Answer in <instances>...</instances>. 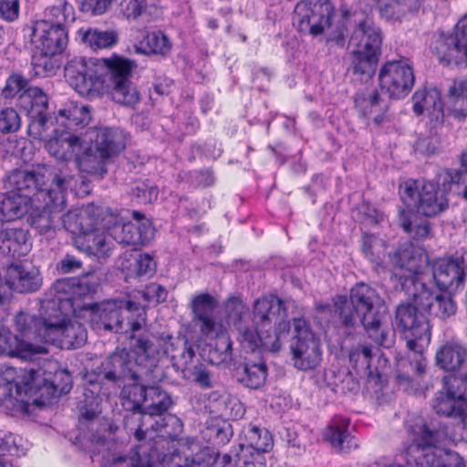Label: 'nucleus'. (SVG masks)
Here are the masks:
<instances>
[{
	"mask_svg": "<svg viewBox=\"0 0 467 467\" xmlns=\"http://www.w3.org/2000/svg\"><path fill=\"white\" fill-rule=\"evenodd\" d=\"M389 259L395 269L409 275L400 277L401 289L409 301L400 304L395 312L397 327L406 340L407 348L419 355L415 362L402 360L398 364L396 383L405 391L411 389L413 375L425 373L426 360L422 354L431 338V327L428 316L433 314L441 319L453 316L457 305L448 291L434 296V291L423 280L424 269L430 265V256L423 246L405 242L399 244Z\"/></svg>",
	"mask_w": 467,
	"mask_h": 467,
	"instance_id": "f257e3e1",
	"label": "nucleus"
},
{
	"mask_svg": "<svg viewBox=\"0 0 467 467\" xmlns=\"http://www.w3.org/2000/svg\"><path fill=\"white\" fill-rule=\"evenodd\" d=\"M334 313L340 326L350 335L358 321L368 337L379 346L390 348L394 332L387 325L388 307L370 285L360 282L351 287L349 295H336L332 298Z\"/></svg>",
	"mask_w": 467,
	"mask_h": 467,
	"instance_id": "f03ea898",
	"label": "nucleus"
},
{
	"mask_svg": "<svg viewBox=\"0 0 467 467\" xmlns=\"http://www.w3.org/2000/svg\"><path fill=\"white\" fill-rule=\"evenodd\" d=\"M130 349L116 348L87 379L95 383V392L117 393L126 380L148 378L158 363V352L146 337H130Z\"/></svg>",
	"mask_w": 467,
	"mask_h": 467,
	"instance_id": "7ed1b4c3",
	"label": "nucleus"
},
{
	"mask_svg": "<svg viewBox=\"0 0 467 467\" xmlns=\"http://www.w3.org/2000/svg\"><path fill=\"white\" fill-rule=\"evenodd\" d=\"M136 67L134 60L117 54L99 59V98L107 93L115 103L134 109L140 100V93L132 81V71Z\"/></svg>",
	"mask_w": 467,
	"mask_h": 467,
	"instance_id": "20e7f679",
	"label": "nucleus"
},
{
	"mask_svg": "<svg viewBox=\"0 0 467 467\" xmlns=\"http://www.w3.org/2000/svg\"><path fill=\"white\" fill-rule=\"evenodd\" d=\"M355 23L350 41L358 42L350 52L352 72L370 79L376 73L382 53L383 33L374 22L371 8L360 10Z\"/></svg>",
	"mask_w": 467,
	"mask_h": 467,
	"instance_id": "39448f33",
	"label": "nucleus"
},
{
	"mask_svg": "<svg viewBox=\"0 0 467 467\" xmlns=\"http://www.w3.org/2000/svg\"><path fill=\"white\" fill-rule=\"evenodd\" d=\"M150 428L156 432V438H150V441L144 442L147 448L148 467H155L161 464L163 467H189L190 457L181 453L174 447V442L182 431L181 420L171 414L165 415L161 420L150 423Z\"/></svg>",
	"mask_w": 467,
	"mask_h": 467,
	"instance_id": "423d86ee",
	"label": "nucleus"
},
{
	"mask_svg": "<svg viewBox=\"0 0 467 467\" xmlns=\"http://www.w3.org/2000/svg\"><path fill=\"white\" fill-rule=\"evenodd\" d=\"M93 320L105 330L121 332L126 320L127 329L136 332L146 324V308L131 300H110L101 305L94 304Z\"/></svg>",
	"mask_w": 467,
	"mask_h": 467,
	"instance_id": "0eeeda50",
	"label": "nucleus"
},
{
	"mask_svg": "<svg viewBox=\"0 0 467 467\" xmlns=\"http://www.w3.org/2000/svg\"><path fill=\"white\" fill-rule=\"evenodd\" d=\"M123 213H129V210H113L106 213L102 219L105 228L111 231L110 235L115 241L133 247L149 244L155 236V227L150 219L139 211H132V218L135 223L126 221Z\"/></svg>",
	"mask_w": 467,
	"mask_h": 467,
	"instance_id": "6e6552de",
	"label": "nucleus"
},
{
	"mask_svg": "<svg viewBox=\"0 0 467 467\" xmlns=\"http://www.w3.org/2000/svg\"><path fill=\"white\" fill-rule=\"evenodd\" d=\"M431 52L445 67L467 65V15L452 30L435 36L430 44Z\"/></svg>",
	"mask_w": 467,
	"mask_h": 467,
	"instance_id": "1a4fd4ad",
	"label": "nucleus"
},
{
	"mask_svg": "<svg viewBox=\"0 0 467 467\" xmlns=\"http://www.w3.org/2000/svg\"><path fill=\"white\" fill-rule=\"evenodd\" d=\"M432 409L441 416L467 420V376L449 374L443 378V388L432 400Z\"/></svg>",
	"mask_w": 467,
	"mask_h": 467,
	"instance_id": "9d476101",
	"label": "nucleus"
},
{
	"mask_svg": "<svg viewBox=\"0 0 467 467\" xmlns=\"http://www.w3.org/2000/svg\"><path fill=\"white\" fill-rule=\"evenodd\" d=\"M295 336L290 349L294 366L300 370L315 369L322 360L320 340L315 336L309 323L303 317L293 318Z\"/></svg>",
	"mask_w": 467,
	"mask_h": 467,
	"instance_id": "9b49d317",
	"label": "nucleus"
},
{
	"mask_svg": "<svg viewBox=\"0 0 467 467\" xmlns=\"http://www.w3.org/2000/svg\"><path fill=\"white\" fill-rule=\"evenodd\" d=\"M379 86L391 100L405 99L415 85L413 67L405 59L386 61L379 72Z\"/></svg>",
	"mask_w": 467,
	"mask_h": 467,
	"instance_id": "f8f14e48",
	"label": "nucleus"
},
{
	"mask_svg": "<svg viewBox=\"0 0 467 467\" xmlns=\"http://www.w3.org/2000/svg\"><path fill=\"white\" fill-rule=\"evenodd\" d=\"M334 14L330 0H302L296 5L293 21L300 33L317 36L330 26Z\"/></svg>",
	"mask_w": 467,
	"mask_h": 467,
	"instance_id": "ddd939ff",
	"label": "nucleus"
},
{
	"mask_svg": "<svg viewBox=\"0 0 467 467\" xmlns=\"http://www.w3.org/2000/svg\"><path fill=\"white\" fill-rule=\"evenodd\" d=\"M132 380L130 384L124 385L120 391V401L125 410L132 412H140L138 417L125 416L123 423L124 428L130 435H133L136 441H144L146 434L149 431L148 427L144 428L142 414L145 409V403L149 402L150 389L141 383L144 379Z\"/></svg>",
	"mask_w": 467,
	"mask_h": 467,
	"instance_id": "4468645a",
	"label": "nucleus"
},
{
	"mask_svg": "<svg viewBox=\"0 0 467 467\" xmlns=\"http://www.w3.org/2000/svg\"><path fill=\"white\" fill-rule=\"evenodd\" d=\"M39 370L33 368L17 370L8 365L0 366V404L22 401L23 398L33 394L37 387Z\"/></svg>",
	"mask_w": 467,
	"mask_h": 467,
	"instance_id": "2eb2a0df",
	"label": "nucleus"
},
{
	"mask_svg": "<svg viewBox=\"0 0 467 467\" xmlns=\"http://www.w3.org/2000/svg\"><path fill=\"white\" fill-rule=\"evenodd\" d=\"M99 59L75 57L64 67V76L67 83L81 96L88 99L99 98Z\"/></svg>",
	"mask_w": 467,
	"mask_h": 467,
	"instance_id": "dca6fc26",
	"label": "nucleus"
},
{
	"mask_svg": "<svg viewBox=\"0 0 467 467\" xmlns=\"http://www.w3.org/2000/svg\"><path fill=\"white\" fill-rule=\"evenodd\" d=\"M44 175L35 171L15 170L7 177L10 190L1 195L12 204H33L42 202L48 192L41 190V182Z\"/></svg>",
	"mask_w": 467,
	"mask_h": 467,
	"instance_id": "f3484780",
	"label": "nucleus"
},
{
	"mask_svg": "<svg viewBox=\"0 0 467 467\" xmlns=\"http://www.w3.org/2000/svg\"><path fill=\"white\" fill-rule=\"evenodd\" d=\"M431 267L432 278L440 291L456 294L463 289L466 265L462 255L435 258Z\"/></svg>",
	"mask_w": 467,
	"mask_h": 467,
	"instance_id": "a211bd4d",
	"label": "nucleus"
},
{
	"mask_svg": "<svg viewBox=\"0 0 467 467\" xmlns=\"http://www.w3.org/2000/svg\"><path fill=\"white\" fill-rule=\"evenodd\" d=\"M52 322L49 344L61 348L74 349L83 346L88 339V332L84 325L77 320L66 322L62 312L52 303Z\"/></svg>",
	"mask_w": 467,
	"mask_h": 467,
	"instance_id": "6ab92c4d",
	"label": "nucleus"
},
{
	"mask_svg": "<svg viewBox=\"0 0 467 467\" xmlns=\"http://www.w3.org/2000/svg\"><path fill=\"white\" fill-rule=\"evenodd\" d=\"M448 206H405L400 211V223L402 229L415 240L431 236L429 218L443 213Z\"/></svg>",
	"mask_w": 467,
	"mask_h": 467,
	"instance_id": "aec40b11",
	"label": "nucleus"
},
{
	"mask_svg": "<svg viewBox=\"0 0 467 467\" xmlns=\"http://www.w3.org/2000/svg\"><path fill=\"white\" fill-rule=\"evenodd\" d=\"M110 211L109 206H74L62 214V223L67 231L77 236L97 226L105 228L102 219Z\"/></svg>",
	"mask_w": 467,
	"mask_h": 467,
	"instance_id": "412c9836",
	"label": "nucleus"
},
{
	"mask_svg": "<svg viewBox=\"0 0 467 467\" xmlns=\"http://www.w3.org/2000/svg\"><path fill=\"white\" fill-rule=\"evenodd\" d=\"M126 132L119 127H93L85 134V144L102 154V158L118 156L126 148Z\"/></svg>",
	"mask_w": 467,
	"mask_h": 467,
	"instance_id": "4be33fe9",
	"label": "nucleus"
},
{
	"mask_svg": "<svg viewBox=\"0 0 467 467\" xmlns=\"http://www.w3.org/2000/svg\"><path fill=\"white\" fill-rule=\"evenodd\" d=\"M412 109L417 116L422 115L425 111L427 112V125L431 130H439L443 127L446 101H442L441 93L437 88L428 89L424 88L416 90L412 96Z\"/></svg>",
	"mask_w": 467,
	"mask_h": 467,
	"instance_id": "5701e85b",
	"label": "nucleus"
},
{
	"mask_svg": "<svg viewBox=\"0 0 467 467\" xmlns=\"http://www.w3.org/2000/svg\"><path fill=\"white\" fill-rule=\"evenodd\" d=\"M30 42L35 49L48 55H60L68 43V29L35 23L31 27Z\"/></svg>",
	"mask_w": 467,
	"mask_h": 467,
	"instance_id": "b1692460",
	"label": "nucleus"
},
{
	"mask_svg": "<svg viewBox=\"0 0 467 467\" xmlns=\"http://www.w3.org/2000/svg\"><path fill=\"white\" fill-rule=\"evenodd\" d=\"M5 285L18 293H33L40 289L43 278L37 267L26 261L15 262L5 269Z\"/></svg>",
	"mask_w": 467,
	"mask_h": 467,
	"instance_id": "393cba45",
	"label": "nucleus"
},
{
	"mask_svg": "<svg viewBox=\"0 0 467 467\" xmlns=\"http://www.w3.org/2000/svg\"><path fill=\"white\" fill-rule=\"evenodd\" d=\"M110 234L111 231L102 226H97L84 234L75 236L74 244L78 250L88 256H94L98 260H106L111 255L114 249V242Z\"/></svg>",
	"mask_w": 467,
	"mask_h": 467,
	"instance_id": "a878e982",
	"label": "nucleus"
},
{
	"mask_svg": "<svg viewBox=\"0 0 467 467\" xmlns=\"http://www.w3.org/2000/svg\"><path fill=\"white\" fill-rule=\"evenodd\" d=\"M44 141L47 152L62 161L76 160L85 144V139L82 140L79 136L65 129H54L52 135Z\"/></svg>",
	"mask_w": 467,
	"mask_h": 467,
	"instance_id": "bb28decb",
	"label": "nucleus"
},
{
	"mask_svg": "<svg viewBox=\"0 0 467 467\" xmlns=\"http://www.w3.org/2000/svg\"><path fill=\"white\" fill-rule=\"evenodd\" d=\"M52 313L36 316L27 311H19L14 317V328L24 338L47 343L50 339Z\"/></svg>",
	"mask_w": 467,
	"mask_h": 467,
	"instance_id": "cd10ccee",
	"label": "nucleus"
},
{
	"mask_svg": "<svg viewBox=\"0 0 467 467\" xmlns=\"http://www.w3.org/2000/svg\"><path fill=\"white\" fill-rule=\"evenodd\" d=\"M286 306L283 299L274 294L263 295L253 306V323L254 327H265L275 321L286 319Z\"/></svg>",
	"mask_w": 467,
	"mask_h": 467,
	"instance_id": "c85d7f7f",
	"label": "nucleus"
},
{
	"mask_svg": "<svg viewBox=\"0 0 467 467\" xmlns=\"http://www.w3.org/2000/svg\"><path fill=\"white\" fill-rule=\"evenodd\" d=\"M234 374L241 384L257 389L265 385L268 368L263 355L244 356L235 365Z\"/></svg>",
	"mask_w": 467,
	"mask_h": 467,
	"instance_id": "c756f323",
	"label": "nucleus"
},
{
	"mask_svg": "<svg viewBox=\"0 0 467 467\" xmlns=\"http://www.w3.org/2000/svg\"><path fill=\"white\" fill-rule=\"evenodd\" d=\"M350 420L342 415H335L324 429L323 437L341 453H348L358 447V440L348 431Z\"/></svg>",
	"mask_w": 467,
	"mask_h": 467,
	"instance_id": "7c9ffc66",
	"label": "nucleus"
},
{
	"mask_svg": "<svg viewBox=\"0 0 467 467\" xmlns=\"http://www.w3.org/2000/svg\"><path fill=\"white\" fill-rule=\"evenodd\" d=\"M59 206H22L20 219L26 215L27 223L40 235L46 234L55 229L58 219L62 220V209Z\"/></svg>",
	"mask_w": 467,
	"mask_h": 467,
	"instance_id": "2f4dec72",
	"label": "nucleus"
},
{
	"mask_svg": "<svg viewBox=\"0 0 467 467\" xmlns=\"http://www.w3.org/2000/svg\"><path fill=\"white\" fill-rule=\"evenodd\" d=\"M77 39L94 51L111 48L119 42V31L109 27H81L77 32Z\"/></svg>",
	"mask_w": 467,
	"mask_h": 467,
	"instance_id": "473e14b6",
	"label": "nucleus"
},
{
	"mask_svg": "<svg viewBox=\"0 0 467 467\" xmlns=\"http://www.w3.org/2000/svg\"><path fill=\"white\" fill-rule=\"evenodd\" d=\"M0 249L12 257L26 256L32 249L31 236L23 228H5L0 231Z\"/></svg>",
	"mask_w": 467,
	"mask_h": 467,
	"instance_id": "72a5a7b5",
	"label": "nucleus"
},
{
	"mask_svg": "<svg viewBox=\"0 0 467 467\" xmlns=\"http://www.w3.org/2000/svg\"><path fill=\"white\" fill-rule=\"evenodd\" d=\"M412 443L406 450L408 457H421L422 454L435 453L431 449L435 448L441 441L439 430L431 429L428 423L412 428Z\"/></svg>",
	"mask_w": 467,
	"mask_h": 467,
	"instance_id": "f704fd0d",
	"label": "nucleus"
},
{
	"mask_svg": "<svg viewBox=\"0 0 467 467\" xmlns=\"http://www.w3.org/2000/svg\"><path fill=\"white\" fill-rule=\"evenodd\" d=\"M133 48L136 54L166 58L172 49V43L164 32L157 30L145 32Z\"/></svg>",
	"mask_w": 467,
	"mask_h": 467,
	"instance_id": "c9c22d12",
	"label": "nucleus"
},
{
	"mask_svg": "<svg viewBox=\"0 0 467 467\" xmlns=\"http://www.w3.org/2000/svg\"><path fill=\"white\" fill-rule=\"evenodd\" d=\"M46 374L43 373L42 376ZM41 374L36 379L37 387L33 389V394L40 392V397L45 396V391L48 397H58L62 394L68 393L72 389L71 374L66 369H56L52 378L44 377L40 379Z\"/></svg>",
	"mask_w": 467,
	"mask_h": 467,
	"instance_id": "e433bc0d",
	"label": "nucleus"
},
{
	"mask_svg": "<svg viewBox=\"0 0 467 467\" xmlns=\"http://www.w3.org/2000/svg\"><path fill=\"white\" fill-rule=\"evenodd\" d=\"M448 115L459 121L467 118V78L454 79L446 96Z\"/></svg>",
	"mask_w": 467,
	"mask_h": 467,
	"instance_id": "4c0bfd02",
	"label": "nucleus"
},
{
	"mask_svg": "<svg viewBox=\"0 0 467 467\" xmlns=\"http://www.w3.org/2000/svg\"><path fill=\"white\" fill-rule=\"evenodd\" d=\"M57 119H61V125L65 130L86 127L90 119V107L83 103L68 101L57 112Z\"/></svg>",
	"mask_w": 467,
	"mask_h": 467,
	"instance_id": "58836bf2",
	"label": "nucleus"
},
{
	"mask_svg": "<svg viewBox=\"0 0 467 467\" xmlns=\"http://www.w3.org/2000/svg\"><path fill=\"white\" fill-rule=\"evenodd\" d=\"M290 328V322L287 319L275 321V325L264 328L256 327L260 331V349L272 353L279 352L289 335Z\"/></svg>",
	"mask_w": 467,
	"mask_h": 467,
	"instance_id": "ea45409f",
	"label": "nucleus"
},
{
	"mask_svg": "<svg viewBox=\"0 0 467 467\" xmlns=\"http://www.w3.org/2000/svg\"><path fill=\"white\" fill-rule=\"evenodd\" d=\"M109 158H102L99 154L88 144H83V150L78 154L75 162L81 172L89 174L97 179H102L108 172L107 163Z\"/></svg>",
	"mask_w": 467,
	"mask_h": 467,
	"instance_id": "a19ab883",
	"label": "nucleus"
},
{
	"mask_svg": "<svg viewBox=\"0 0 467 467\" xmlns=\"http://www.w3.org/2000/svg\"><path fill=\"white\" fill-rule=\"evenodd\" d=\"M467 361V348L455 342H448L436 352L437 365L450 372L458 371Z\"/></svg>",
	"mask_w": 467,
	"mask_h": 467,
	"instance_id": "79ce46f5",
	"label": "nucleus"
},
{
	"mask_svg": "<svg viewBox=\"0 0 467 467\" xmlns=\"http://www.w3.org/2000/svg\"><path fill=\"white\" fill-rule=\"evenodd\" d=\"M95 383L86 379V386L84 389V399L78 404L79 412V420L91 421L99 417L101 413L102 397L109 398L111 394H106L104 391L95 392Z\"/></svg>",
	"mask_w": 467,
	"mask_h": 467,
	"instance_id": "37998d69",
	"label": "nucleus"
},
{
	"mask_svg": "<svg viewBox=\"0 0 467 467\" xmlns=\"http://www.w3.org/2000/svg\"><path fill=\"white\" fill-rule=\"evenodd\" d=\"M361 248L364 256L374 265L375 270L378 273L386 271L384 259L387 254L388 244L385 240L376 234H364L362 235Z\"/></svg>",
	"mask_w": 467,
	"mask_h": 467,
	"instance_id": "c03bdc74",
	"label": "nucleus"
},
{
	"mask_svg": "<svg viewBox=\"0 0 467 467\" xmlns=\"http://www.w3.org/2000/svg\"><path fill=\"white\" fill-rule=\"evenodd\" d=\"M182 358L183 359L184 368L182 373L184 378L192 379V380L200 386L202 389H207L213 387L211 374L206 367L202 363L198 362L193 367L192 370L187 368V364L192 360L195 357V351L192 345L185 340L182 344Z\"/></svg>",
	"mask_w": 467,
	"mask_h": 467,
	"instance_id": "a18cd8bd",
	"label": "nucleus"
},
{
	"mask_svg": "<svg viewBox=\"0 0 467 467\" xmlns=\"http://www.w3.org/2000/svg\"><path fill=\"white\" fill-rule=\"evenodd\" d=\"M98 283L88 275L83 277H76L74 282V290L71 292L70 305L72 311L75 313L78 309H93L94 304L91 302H84L87 298H91L98 290Z\"/></svg>",
	"mask_w": 467,
	"mask_h": 467,
	"instance_id": "49530a36",
	"label": "nucleus"
},
{
	"mask_svg": "<svg viewBox=\"0 0 467 467\" xmlns=\"http://www.w3.org/2000/svg\"><path fill=\"white\" fill-rule=\"evenodd\" d=\"M16 105L28 116L48 109L49 98L43 88L33 86L19 94Z\"/></svg>",
	"mask_w": 467,
	"mask_h": 467,
	"instance_id": "de8ad7c7",
	"label": "nucleus"
},
{
	"mask_svg": "<svg viewBox=\"0 0 467 467\" xmlns=\"http://www.w3.org/2000/svg\"><path fill=\"white\" fill-rule=\"evenodd\" d=\"M461 164L464 170L447 169L443 177V184L449 186L451 196H461L467 202V151L461 155Z\"/></svg>",
	"mask_w": 467,
	"mask_h": 467,
	"instance_id": "09e8293b",
	"label": "nucleus"
},
{
	"mask_svg": "<svg viewBox=\"0 0 467 467\" xmlns=\"http://www.w3.org/2000/svg\"><path fill=\"white\" fill-rule=\"evenodd\" d=\"M75 21L74 7L67 1H59L45 10V18L36 23H45L53 27L67 28Z\"/></svg>",
	"mask_w": 467,
	"mask_h": 467,
	"instance_id": "8fccbe9b",
	"label": "nucleus"
},
{
	"mask_svg": "<svg viewBox=\"0 0 467 467\" xmlns=\"http://www.w3.org/2000/svg\"><path fill=\"white\" fill-rule=\"evenodd\" d=\"M354 107L358 116L362 119H368L377 110L382 109L383 99L379 90L376 88L358 90L353 97Z\"/></svg>",
	"mask_w": 467,
	"mask_h": 467,
	"instance_id": "3c124183",
	"label": "nucleus"
},
{
	"mask_svg": "<svg viewBox=\"0 0 467 467\" xmlns=\"http://www.w3.org/2000/svg\"><path fill=\"white\" fill-rule=\"evenodd\" d=\"M121 269L126 272V279L151 277L156 272V263L148 254H140L133 259H127L121 264Z\"/></svg>",
	"mask_w": 467,
	"mask_h": 467,
	"instance_id": "603ef678",
	"label": "nucleus"
},
{
	"mask_svg": "<svg viewBox=\"0 0 467 467\" xmlns=\"http://www.w3.org/2000/svg\"><path fill=\"white\" fill-rule=\"evenodd\" d=\"M208 361L214 366L228 368L233 360V342L230 337L222 334L216 337L207 354Z\"/></svg>",
	"mask_w": 467,
	"mask_h": 467,
	"instance_id": "864d4df0",
	"label": "nucleus"
},
{
	"mask_svg": "<svg viewBox=\"0 0 467 467\" xmlns=\"http://www.w3.org/2000/svg\"><path fill=\"white\" fill-rule=\"evenodd\" d=\"M449 186L442 183L440 188L439 182L423 179L420 181V198L418 204H449L451 202Z\"/></svg>",
	"mask_w": 467,
	"mask_h": 467,
	"instance_id": "5fc2aeb1",
	"label": "nucleus"
},
{
	"mask_svg": "<svg viewBox=\"0 0 467 467\" xmlns=\"http://www.w3.org/2000/svg\"><path fill=\"white\" fill-rule=\"evenodd\" d=\"M232 455L225 453L222 457L213 448H201L190 457L189 467H226L231 465Z\"/></svg>",
	"mask_w": 467,
	"mask_h": 467,
	"instance_id": "6e6d98bb",
	"label": "nucleus"
},
{
	"mask_svg": "<svg viewBox=\"0 0 467 467\" xmlns=\"http://www.w3.org/2000/svg\"><path fill=\"white\" fill-rule=\"evenodd\" d=\"M232 455L233 467H266L265 456L252 447L238 444L229 453Z\"/></svg>",
	"mask_w": 467,
	"mask_h": 467,
	"instance_id": "4d7b16f0",
	"label": "nucleus"
},
{
	"mask_svg": "<svg viewBox=\"0 0 467 467\" xmlns=\"http://www.w3.org/2000/svg\"><path fill=\"white\" fill-rule=\"evenodd\" d=\"M27 133L35 140L44 141L49 137L48 131L54 122L49 109L28 115Z\"/></svg>",
	"mask_w": 467,
	"mask_h": 467,
	"instance_id": "13d9d810",
	"label": "nucleus"
},
{
	"mask_svg": "<svg viewBox=\"0 0 467 467\" xmlns=\"http://www.w3.org/2000/svg\"><path fill=\"white\" fill-rule=\"evenodd\" d=\"M244 437L247 441L244 447H252L256 451H261L264 455L274 447L273 436L265 428L250 424L244 429Z\"/></svg>",
	"mask_w": 467,
	"mask_h": 467,
	"instance_id": "bf43d9fd",
	"label": "nucleus"
},
{
	"mask_svg": "<svg viewBox=\"0 0 467 467\" xmlns=\"http://www.w3.org/2000/svg\"><path fill=\"white\" fill-rule=\"evenodd\" d=\"M52 176V183L47 187L44 180L41 182V190L48 192V195L45 196L46 201H42L43 204H66L67 199L65 192L67 190V177L62 174L61 171L58 172H50Z\"/></svg>",
	"mask_w": 467,
	"mask_h": 467,
	"instance_id": "052dcab7",
	"label": "nucleus"
},
{
	"mask_svg": "<svg viewBox=\"0 0 467 467\" xmlns=\"http://www.w3.org/2000/svg\"><path fill=\"white\" fill-rule=\"evenodd\" d=\"M149 400L150 402L145 405L142 414V418L144 415H148L149 420H152L155 416L164 415L172 405L171 396L158 387L150 388Z\"/></svg>",
	"mask_w": 467,
	"mask_h": 467,
	"instance_id": "680f3d73",
	"label": "nucleus"
},
{
	"mask_svg": "<svg viewBox=\"0 0 467 467\" xmlns=\"http://www.w3.org/2000/svg\"><path fill=\"white\" fill-rule=\"evenodd\" d=\"M408 464L414 462L415 467H467L462 458L457 457L454 462H450L436 453L422 454L421 457L406 456ZM386 467H404L400 464H389Z\"/></svg>",
	"mask_w": 467,
	"mask_h": 467,
	"instance_id": "e2e57ef3",
	"label": "nucleus"
},
{
	"mask_svg": "<svg viewBox=\"0 0 467 467\" xmlns=\"http://www.w3.org/2000/svg\"><path fill=\"white\" fill-rule=\"evenodd\" d=\"M159 190L150 180L133 182L129 192L130 201L137 204H151L157 201Z\"/></svg>",
	"mask_w": 467,
	"mask_h": 467,
	"instance_id": "0e129e2a",
	"label": "nucleus"
},
{
	"mask_svg": "<svg viewBox=\"0 0 467 467\" xmlns=\"http://www.w3.org/2000/svg\"><path fill=\"white\" fill-rule=\"evenodd\" d=\"M372 348L368 344H358L348 354L349 362L357 373L371 374Z\"/></svg>",
	"mask_w": 467,
	"mask_h": 467,
	"instance_id": "69168bd1",
	"label": "nucleus"
},
{
	"mask_svg": "<svg viewBox=\"0 0 467 467\" xmlns=\"http://www.w3.org/2000/svg\"><path fill=\"white\" fill-rule=\"evenodd\" d=\"M57 55H48L44 52H39L36 49L31 57V65L34 70V75L41 78L50 77L56 74L57 69L59 68L60 63Z\"/></svg>",
	"mask_w": 467,
	"mask_h": 467,
	"instance_id": "338daca9",
	"label": "nucleus"
},
{
	"mask_svg": "<svg viewBox=\"0 0 467 467\" xmlns=\"http://www.w3.org/2000/svg\"><path fill=\"white\" fill-rule=\"evenodd\" d=\"M147 448L144 443L140 444L136 448V458L125 455L113 456L111 458H104L101 467H148L147 463Z\"/></svg>",
	"mask_w": 467,
	"mask_h": 467,
	"instance_id": "774afa93",
	"label": "nucleus"
}]
</instances>
